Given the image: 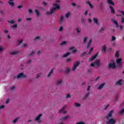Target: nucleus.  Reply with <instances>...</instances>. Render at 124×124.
Returning <instances> with one entry per match:
<instances>
[{
	"label": "nucleus",
	"instance_id": "f257e3e1",
	"mask_svg": "<svg viewBox=\"0 0 124 124\" xmlns=\"http://www.w3.org/2000/svg\"><path fill=\"white\" fill-rule=\"evenodd\" d=\"M53 6L54 7L53 9L50 10L49 12L46 11V15H51V14H52L53 12H55V11H56V9H60L61 8V7L59 5H58V3L53 4Z\"/></svg>",
	"mask_w": 124,
	"mask_h": 124
},
{
	"label": "nucleus",
	"instance_id": "f03ea898",
	"mask_svg": "<svg viewBox=\"0 0 124 124\" xmlns=\"http://www.w3.org/2000/svg\"><path fill=\"white\" fill-rule=\"evenodd\" d=\"M79 64H80V62L79 61L76 62L74 64L73 67L71 69L72 71H75V70L76 69V67L77 66H79Z\"/></svg>",
	"mask_w": 124,
	"mask_h": 124
},
{
	"label": "nucleus",
	"instance_id": "7ed1b4c3",
	"mask_svg": "<svg viewBox=\"0 0 124 124\" xmlns=\"http://www.w3.org/2000/svg\"><path fill=\"white\" fill-rule=\"evenodd\" d=\"M94 65L99 66V65H100V61H99V60L96 61L94 63H92L91 64V66H92V67H93Z\"/></svg>",
	"mask_w": 124,
	"mask_h": 124
},
{
	"label": "nucleus",
	"instance_id": "20e7f679",
	"mask_svg": "<svg viewBox=\"0 0 124 124\" xmlns=\"http://www.w3.org/2000/svg\"><path fill=\"white\" fill-rule=\"evenodd\" d=\"M107 124H116V120L111 118L110 119H109L108 121L106 122Z\"/></svg>",
	"mask_w": 124,
	"mask_h": 124
},
{
	"label": "nucleus",
	"instance_id": "39448f33",
	"mask_svg": "<svg viewBox=\"0 0 124 124\" xmlns=\"http://www.w3.org/2000/svg\"><path fill=\"white\" fill-rule=\"evenodd\" d=\"M108 68L114 69V68H116V64L114 62L109 63L108 65Z\"/></svg>",
	"mask_w": 124,
	"mask_h": 124
},
{
	"label": "nucleus",
	"instance_id": "423d86ee",
	"mask_svg": "<svg viewBox=\"0 0 124 124\" xmlns=\"http://www.w3.org/2000/svg\"><path fill=\"white\" fill-rule=\"evenodd\" d=\"M122 58L116 59V63H117V65L119 67H122Z\"/></svg>",
	"mask_w": 124,
	"mask_h": 124
},
{
	"label": "nucleus",
	"instance_id": "0eeeda50",
	"mask_svg": "<svg viewBox=\"0 0 124 124\" xmlns=\"http://www.w3.org/2000/svg\"><path fill=\"white\" fill-rule=\"evenodd\" d=\"M26 77H27V76L24 75V73H20L17 76V79H20V78H26Z\"/></svg>",
	"mask_w": 124,
	"mask_h": 124
},
{
	"label": "nucleus",
	"instance_id": "6e6552de",
	"mask_svg": "<svg viewBox=\"0 0 124 124\" xmlns=\"http://www.w3.org/2000/svg\"><path fill=\"white\" fill-rule=\"evenodd\" d=\"M113 112H114L113 110H110L108 112V114L105 117V118H106V119H107V120H108L109 118H111V117H112Z\"/></svg>",
	"mask_w": 124,
	"mask_h": 124
},
{
	"label": "nucleus",
	"instance_id": "1a4fd4ad",
	"mask_svg": "<svg viewBox=\"0 0 124 124\" xmlns=\"http://www.w3.org/2000/svg\"><path fill=\"white\" fill-rule=\"evenodd\" d=\"M68 118H70V116L69 115L66 116L65 117L60 118V121L61 122H64V121H66V120H67Z\"/></svg>",
	"mask_w": 124,
	"mask_h": 124
},
{
	"label": "nucleus",
	"instance_id": "9d476101",
	"mask_svg": "<svg viewBox=\"0 0 124 124\" xmlns=\"http://www.w3.org/2000/svg\"><path fill=\"white\" fill-rule=\"evenodd\" d=\"M98 56V53H97L95 55H93L89 59V62H92V61H93L95 59H96V57Z\"/></svg>",
	"mask_w": 124,
	"mask_h": 124
},
{
	"label": "nucleus",
	"instance_id": "9b49d317",
	"mask_svg": "<svg viewBox=\"0 0 124 124\" xmlns=\"http://www.w3.org/2000/svg\"><path fill=\"white\" fill-rule=\"evenodd\" d=\"M107 2L109 5H115V3L112 0H107Z\"/></svg>",
	"mask_w": 124,
	"mask_h": 124
},
{
	"label": "nucleus",
	"instance_id": "f8f14e48",
	"mask_svg": "<svg viewBox=\"0 0 124 124\" xmlns=\"http://www.w3.org/2000/svg\"><path fill=\"white\" fill-rule=\"evenodd\" d=\"M122 82H123V79H119L118 81H116V85H119V86H122Z\"/></svg>",
	"mask_w": 124,
	"mask_h": 124
},
{
	"label": "nucleus",
	"instance_id": "ddd939ff",
	"mask_svg": "<svg viewBox=\"0 0 124 124\" xmlns=\"http://www.w3.org/2000/svg\"><path fill=\"white\" fill-rule=\"evenodd\" d=\"M62 79H59L57 82H56V84L57 86H61V85H62Z\"/></svg>",
	"mask_w": 124,
	"mask_h": 124
},
{
	"label": "nucleus",
	"instance_id": "4468645a",
	"mask_svg": "<svg viewBox=\"0 0 124 124\" xmlns=\"http://www.w3.org/2000/svg\"><path fill=\"white\" fill-rule=\"evenodd\" d=\"M109 8L112 14H115V10L114 9V7H113L111 6H109Z\"/></svg>",
	"mask_w": 124,
	"mask_h": 124
},
{
	"label": "nucleus",
	"instance_id": "2eb2a0df",
	"mask_svg": "<svg viewBox=\"0 0 124 124\" xmlns=\"http://www.w3.org/2000/svg\"><path fill=\"white\" fill-rule=\"evenodd\" d=\"M42 117V114H40V115H39L38 116H37V117H36L35 118V121H39V120H40V118Z\"/></svg>",
	"mask_w": 124,
	"mask_h": 124
},
{
	"label": "nucleus",
	"instance_id": "dca6fc26",
	"mask_svg": "<svg viewBox=\"0 0 124 124\" xmlns=\"http://www.w3.org/2000/svg\"><path fill=\"white\" fill-rule=\"evenodd\" d=\"M111 21L112 22H113V23H114V24H115V25H116V28H118V27H119V24H118V21L114 20V19H111Z\"/></svg>",
	"mask_w": 124,
	"mask_h": 124
},
{
	"label": "nucleus",
	"instance_id": "f3484780",
	"mask_svg": "<svg viewBox=\"0 0 124 124\" xmlns=\"http://www.w3.org/2000/svg\"><path fill=\"white\" fill-rule=\"evenodd\" d=\"M101 51L103 52V53L106 52V46L105 45L102 46Z\"/></svg>",
	"mask_w": 124,
	"mask_h": 124
},
{
	"label": "nucleus",
	"instance_id": "a211bd4d",
	"mask_svg": "<svg viewBox=\"0 0 124 124\" xmlns=\"http://www.w3.org/2000/svg\"><path fill=\"white\" fill-rule=\"evenodd\" d=\"M92 41H93V39H91L87 44V48H90V46H91V44H92Z\"/></svg>",
	"mask_w": 124,
	"mask_h": 124
},
{
	"label": "nucleus",
	"instance_id": "6ab92c4d",
	"mask_svg": "<svg viewBox=\"0 0 124 124\" xmlns=\"http://www.w3.org/2000/svg\"><path fill=\"white\" fill-rule=\"evenodd\" d=\"M104 85H105V83H102L101 85H100L98 87V90H101V89L103 88V87H104Z\"/></svg>",
	"mask_w": 124,
	"mask_h": 124
},
{
	"label": "nucleus",
	"instance_id": "aec40b11",
	"mask_svg": "<svg viewBox=\"0 0 124 124\" xmlns=\"http://www.w3.org/2000/svg\"><path fill=\"white\" fill-rule=\"evenodd\" d=\"M9 4L11 6H14V2H12L13 1V0H9Z\"/></svg>",
	"mask_w": 124,
	"mask_h": 124
},
{
	"label": "nucleus",
	"instance_id": "412c9836",
	"mask_svg": "<svg viewBox=\"0 0 124 124\" xmlns=\"http://www.w3.org/2000/svg\"><path fill=\"white\" fill-rule=\"evenodd\" d=\"M65 110V106H64L61 109H60L59 111V113H61L62 111Z\"/></svg>",
	"mask_w": 124,
	"mask_h": 124
},
{
	"label": "nucleus",
	"instance_id": "4be33fe9",
	"mask_svg": "<svg viewBox=\"0 0 124 124\" xmlns=\"http://www.w3.org/2000/svg\"><path fill=\"white\" fill-rule=\"evenodd\" d=\"M63 22V16H61L60 18V24L62 25V23Z\"/></svg>",
	"mask_w": 124,
	"mask_h": 124
},
{
	"label": "nucleus",
	"instance_id": "5701e85b",
	"mask_svg": "<svg viewBox=\"0 0 124 124\" xmlns=\"http://www.w3.org/2000/svg\"><path fill=\"white\" fill-rule=\"evenodd\" d=\"M86 3H87V4H89V5L90 8H93V5H92V4H91V2H90V1H86Z\"/></svg>",
	"mask_w": 124,
	"mask_h": 124
},
{
	"label": "nucleus",
	"instance_id": "b1692460",
	"mask_svg": "<svg viewBox=\"0 0 124 124\" xmlns=\"http://www.w3.org/2000/svg\"><path fill=\"white\" fill-rule=\"evenodd\" d=\"M69 55H70V53L67 52L63 55V58H66V57L69 56Z\"/></svg>",
	"mask_w": 124,
	"mask_h": 124
},
{
	"label": "nucleus",
	"instance_id": "393cba45",
	"mask_svg": "<svg viewBox=\"0 0 124 124\" xmlns=\"http://www.w3.org/2000/svg\"><path fill=\"white\" fill-rule=\"evenodd\" d=\"M93 22L95 23L97 25H98V19L97 18H93Z\"/></svg>",
	"mask_w": 124,
	"mask_h": 124
},
{
	"label": "nucleus",
	"instance_id": "a878e982",
	"mask_svg": "<svg viewBox=\"0 0 124 124\" xmlns=\"http://www.w3.org/2000/svg\"><path fill=\"white\" fill-rule=\"evenodd\" d=\"M18 52L17 51H13L12 52H11V55H16V54H18Z\"/></svg>",
	"mask_w": 124,
	"mask_h": 124
},
{
	"label": "nucleus",
	"instance_id": "bb28decb",
	"mask_svg": "<svg viewBox=\"0 0 124 124\" xmlns=\"http://www.w3.org/2000/svg\"><path fill=\"white\" fill-rule=\"evenodd\" d=\"M120 55V52L119 51H117L115 54V57L117 58H119Z\"/></svg>",
	"mask_w": 124,
	"mask_h": 124
},
{
	"label": "nucleus",
	"instance_id": "cd10ccee",
	"mask_svg": "<svg viewBox=\"0 0 124 124\" xmlns=\"http://www.w3.org/2000/svg\"><path fill=\"white\" fill-rule=\"evenodd\" d=\"M53 71H54V69H53L51 70V71L49 72V73L47 75V77H50V76H51V74H52V73H53Z\"/></svg>",
	"mask_w": 124,
	"mask_h": 124
},
{
	"label": "nucleus",
	"instance_id": "c85d7f7f",
	"mask_svg": "<svg viewBox=\"0 0 124 124\" xmlns=\"http://www.w3.org/2000/svg\"><path fill=\"white\" fill-rule=\"evenodd\" d=\"M119 114H120V115H124V108H122L121 109V110H120V111L119 112Z\"/></svg>",
	"mask_w": 124,
	"mask_h": 124
},
{
	"label": "nucleus",
	"instance_id": "c756f323",
	"mask_svg": "<svg viewBox=\"0 0 124 124\" xmlns=\"http://www.w3.org/2000/svg\"><path fill=\"white\" fill-rule=\"evenodd\" d=\"M103 3H100V8L101 10H103Z\"/></svg>",
	"mask_w": 124,
	"mask_h": 124
},
{
	"label": "nucleus",
	"instance_id": "7c9ffc66",
	"mask_svg": "<svg viewBox=\"0 0 124 124\" xmlns=\"http://www.w3.org/2000/svg\"><path fill=\"white\" fill-rule=\"evenodd\" d=\"M75 107H80V106H81V104H78V103H75Z\"/></svg>",
	"mask_w": 124,
	"mask_h": 124
},
{
	"label": "nucleus",
	"instance_id": "2f4dec72",
	"mask_svg": "<svg viewBox=\"0 0 124 124\" xmlns=\"http://www.w3.org/2000/svg\"><path fill=\"white\" fill-rule=\"evenodd\" d=\"M70 15V13H67L66 14V15H65V18H68V17H69Z\"/></svg>",
	"mask_w": 124,
	"mask_h": 124
},
{
	"label": "nucleus",
	"instance_id": "473e14b6",
	"mask_svg": "<svg viewBox=\"0 0 124 124\" xmlns=\"http://www.w3.org/2000/svg\"><path fill=\"white\" fill-rule=\"evenodd\" d=\"M18 120H19V118H16L14 120V121H13V123L14 124H15V123H16L17 121H18Z\"/></svg>",
	"mask_w": 124,
	"mask_h": 124
},
{
	"label": "nucleus",
	"instance_id": "72a5a7b5",
	"mask_svg": "<svg viewBox=\"0 0 124 124\" xmlns=\"http://www.w3.org/2000/svg\"><path fill=\"white\" fill-rule=\"evenodd\" d=\"M35 14H36L37 16H39V12L37 11V10H35Z\"/></svg>",
	"mask_w": 124,
	"mask_h": 124
},
{
	"label": "nucleus",
	"instance_id": "f704fd0d",
	"mask_svg": "<svg viewBox=\"0 0 124 124\" xmlns=\"http://www.w3.org/2000/svg\"><path fill=\"white\" fill-rule=\"evenodd\" d=\"M87 40H88V37H85L83 39V43H85V42H87Z\"/></svg>",
	"mask_w": 124,
	"mask_h": 124
},
{
	"label": "nucleus",
	"instance_id": "c9c22d12",
	"mask_svg": "<svg viewBox=\"0 0 124 124\" xmlns=\"http://www.w3.org/2000/svg\"><path fill=\"white\" fill-rule=\"evenodd\" d=\"M89 95H90V92L87 93L85 95L84 98H87Z\"/></svg>",
	"mask_w": 124,
	"mask_h": 124
},
{
	"label": "nucleus",
	"instance_id": "e433bc0d",
	"mask_svg": "<svg viewBox=\"0 0 124 124\" xmlns=\"http://www.w3.org/2000/svg\"><path fill=\"white\" fill-rule=\"evenodd\" d=\"M93 47H92V48L90 49V51H89V55H91V53H92V52H93Z\"/></svg>",
	"mask_w": 124,
	"mask_h": 124
},
{
	"label": "nucleus",
	"instance_id": "4c0bfd02",
	"mask_svg": "<svg viewBox=\"0 0 124 124\" xmlns=\"http://www.w3.org/2000/svg\"><path fill=\"white\" fill-rule=\"evenodd\" d=\"M66 42L65 41H63L62 43L60 44V46H62V45H64Z\"/></svg>",
	"mask_w": 124,
	"mask_h": 124
},
{
	"label": "nucleus",
	"instance_id": "58836bf2",
	"mask_svg": "<svg viewBox=\"0 0 124 124\" xmlns=\"http://www.w3.org/2000/svg\"><path fill=\"white\" fill-rule=\"evenodd\" d=\"M17 24H15L11 26V28H12L13 29H15V28H17Z\"/></svg>",
	"mask_w": 124,
	"mask_h": 124
},
{
	"label": "nucleus",
	"instance_id": "ea45409f",
	"mask_svg": "<svg viewBox=\"0 0 124 124\" xmlns=\"http://www.w3.org/2000/svg\"><path fill=\"white\" fill-rule=\"evenodd\" d=\"M23 42V40H19L18 41V44H21Z\"/></svg>",
	"mask_w": 124,
	"mask_h": 124
},
{
	"label": "nucleus",
	"instance_id": "a19ab883",
	"mask_svg": "<svg viewBox=\"0 0 124 124\" xmlns=\"http://www.w3.org/2000/svg\"><path fill=\"white\" fill-rule=\"evenodd\" d=\"M104 31V29L103 28V27H101V29L99 30V32H101V31Z\"/></svg>",
	"mask_w": 124,
	"mask_h": 124
},
{
	"label": "nucleus",
	"instance_id": "79ce46f5",
	"mask_svg": "<svg viewBox=\"0 0 124 124\" xmlns=\"http://www.w3.org/2000/svg\"><path fill=\"white\" fill-rule=\"evenodd\" d=\"M63 30V27H62V26H61V27L60 28L59 31H62Z\"/></svg>",
	"mask_w": 124,
	"mask_h": 124
},
{
	"label": "nucleus",
	"instance_id": "37998d69",
	"mask_svg": "<svg viewBox=\"0 0 124 124\" xmlns=\"http://www.w3.org/2000/svg\"><path fill=\"white\" fill-rule=\"evenodd\" d=\"M77 31L78 33H79L81 31V29L78 28L77 29Z\"/></svg>",
	"mask_w": 124,
	"mask_h": 124
},
{
	"label": "nucleus",
	"instance_id": "c03bdc74",
	"mask_svg": "<svg viewBox=\"0 0 124 124\" xmlns=\"http://www.w3.org/2000/svg\"><path fill=\"white\" fill-rule=\"evenodd\" d=\"M111 40H112V41H115V40H116V37L112 36Z\"/></svg>",
	"mask_w": 124,
	"mask_h": 124
},
{
	"label": "nucleus",
	"instance_id": "a18cd8bd",
	"mask_svg": "<svg viewBox=\"0 0 124 124\" xmlns=\"http://www.w3.org/2000/svg\"><path fill=\"white\" fill-rule=\"evenodd\" d=\"M28 11H29V14H31L32 13V10H31V9H29Z\"/></svg>",
	"mask_w": 124,
	"mask_h": 124
},
{
	"label": "nucleus",
	"instance_id": "49530a36",
	"mask_svg": "<svg viewBox=\"0 0 124 124\" xmlns=\"http://www.w3.org/2000/svg\"><path fill=\"white\" fill-rule=\"evenodd\" d=\"M9 23H10V24H14V20H10L9 21Z\"/></svg>",
	"mask_w": 124,
	"mask_h": 124
},
{
	"label": "nucleus",
	"instance_id": "de8ad7c7",
	"mask_svg": "<svg viewBox=\"0 0 124 124\" xmlns=\"http://www.w3.org/2000/svg\"><path fill=\"white\" fill-rule=\"evenodd\" d=\"M40 38V37L37 36L34 38V40H37V39H39Z\"/></svg>",
	"mask_w": 124,
	"mask_h": 124
},
{
	"label": "nucleus",
	"instance_id": "09e8293b",
	"mask_svg": "<svg viewBox=\"0 0 124 124\" xmlns=\"http://www.w3.org/2000/svg\"><path fill=\"white\" fill-rule=\"evenodd\" d=\"M109 107V105H108L107 106H106L105 107V108H104V110H107V108H108Z\"/></svg>",
	"mask_w": 124,
	"mask_h": 124
},
{
	"label": "nucleus",
	"instance_id": "8fccbe9b",
	"mask_svg": "<svg viewBox=\"0 0 124 124\" xmlns=\"http://www.w3.org/2000/svg\"><path fill=\"white\" fill-rule=\"evenodd\" d=\"M34 54V52L31 51L30 54H29V56H31V55H33Z\"/></svg>",
	"mask_w": 124,
	"mask_h": 124
},
{
	"label": "nucleus",
	"instance_id": "3c124183",
	"mask_svg": "<svg viewBox=\"0 0 124 124\" xmlns=\"http://www.w3.org/2000/svg\"><path fill=\"white\" fill-rule=\"evenodd\" d=\"M22 7H23V6L22 5H19V6H17V8L18 9H20L22 8Z\"/></svg>",
	"mask_w": 124,
	"mask_h": 124
},
{
	"label": "nucleus",
	"instance_id": "603ef678",
	"mask_svg": "<svg viewBox=\"0 0 124 124\" xmlns=\"http://www.w3.org/2000/svg\"><path fill=\"white\" fill-rule=\"evenodd\" d=\"M41 74H39L37 75V77H36V78L37 79V78H39V77H40Z\"/></svg>",
	"mask_w": 124,
	"mask_h": 124
},
{
	"label": "nucleus",
	"instance_id": "864d4df0",
	"mask_svg": "<svg viewBox=\"0 0 124 124\" xmlns=\"http://www.w3.org/2000/svg\"><path fill=\"white\" fill-rule=\"evenodd\" d=\"M6 104H8V103H9V99H7L6 101Z\"/></svg>",
	"mask_w": 124,
	"mask_h": 124
},
{
	"label": "nucleus",
	"instance_id": "5fc2aeb1",
	"mask_svg": "<svg viewBox=\"0 0 124 124\" xmlns=\"http://www.w3.org/2000/svg\"><path fill=\"white\" fill-rule=\"evenodd\" d=\"M11 90H15V86H13L12 87L10 88Z\"/></svg>",
	"mask_w": 124,
	"mask_h": 124
},
{
	"label": "nucleus",
	"instance_id": "6e6d98bb",
	"mask_svg": "<svg viewBox=\"0 0 124 124\" xmlns=\"http://www.w3.org/2000/svg\"><path fill=\"white\" fill-rule=\"evenodd\" d=\"M4 32L5 33H7V32H8V31H7L6 29H5V30H4Z\"/></svg>",
	"mask_w": 124,
	"mask_h": 124
},
{
	"label": "nucleus",
	"instance_id": "4d7b16f0",
	"mask_svg": "<svg viewBox=\"0 0 124 124\" xmlns=\"http://www.w3.org/2000/svg\"><path fill=\"white\" fill-rule=\"evenodd\" d=\"M120 30H123L124 29V26L120 25Z\"/></svg>",
	"mask_w": 124,
	"mask_h": 124
},
{
	"label": "nucleus",
	"instance_id": "13d9d810",
	"mask_svg": "<svg viewBox=\"0 0 124 124\" xmlns=\"http://www.w3.org/2000/svg\"><path fill=\"white\" fill-rule=\"evenodd\" d=\"M70 97V95L69 94H67L66 96V98H69Z\"/></svg>",
	"mask_w": 124,
	"mask_h": 124
},
{
	"label": "nucleus",
	"instance_id": "bf43d9fd",
	"mask_svg": "<svg viewBox=\"0 0 124 124\" xmlns=\"http://www.w3.org/2000/svg\"><path fill=\"white\" fill-rule=\"evenodd\" d=\"M121 23H124V18L122 17V20H121Z\"/></svg>",
	"mask_w": 124,
	"mask_h": 124
},
{
	"label": "nucleus",
	"instance_id": "052dcab7",
	"mask_svg": "<svg viewBox=\"0 0 124 124\" xmlns=\"http://www.w3.org/2000/svg\"><path fill=\"white\" fill-rule=\"evenodd\" d=\"M2 50H3V48L0 46V52H1V51H2Z\"/></svg>",
	"mask_w": 124,
	"mask_h": 124
},
{
	"label": "nucleus",
	"instance_id": "680f3d73",
	"mask_svg": "<svg viewBox=\"0 0 124 124\" xmlns=\"http://www.w3.org/2000/svg\"><path fill=\"white\" fill-rule=\"evenodd\" d=\"M2 108H4V106L2 105V106H0V109H2Z\"/></svg>",
	"mask_w": 124,
	"mask_h": 124
},
{
	"label": "nucleus",
	"instance_id": "e2e57ef3",
	"mask_svg": "<svg viewBox=\"0 0 124 124\" xmlns=\"http://www.w3.org/2000/svg\"><path fill=\"white\" fill-rule=\"evenodd\" d=\"M59 2H61V0H57L56 1V3H59Z\"/></svg>",
	"mask_w": 124,
	"mask_h": 124
},
{
	"label": "nucleus",
	"instance_id": "0e129e2a",
	"mask_svg": "<svg viewBox=\"0 0 124 124\" xmlns=\"http://www.w3.org/2000/svg\"><path fill=\"white\" fill-rule=\"evenodd\" d=\"M31 60H28V61L27 62V63H31Z\"/></svg>",
	"mask_w": 124,
	"mask_h": 124
},
{
	"label": "nucleus",
	"instance_id": "69168bd1",
	"mask_svg": "<svg viewBox=\"0 0 124 124\" xmlns=\"http://www.w3.org/2000/svg\"><path fill=\"white\" fill-rule=\"evenodd\" d=\"M72 6H76V4H75V3H72Z\"/></svg>",
	"mask_w": 124,
	"mask_h": 124
},
{
	"label": "nucleus",
	"instance_id": "338daca9",
	"mask_svg": "<svg viewBox=\"0 0 124 124\" xmlns=\"http://www.w3.org/2000/svg\"><path fill=\"white\" fill-rule=\"evenodd\" d=\"M66 71H67V73H68V72H69V71H70V69H69V68H67L66 70Z\"/></svg>",
	"mask_w": 124,
	"mask_h": 124
},
{
	"label": "nucleus",
	"instance_id": "774afa93",
	"mask_svg": "<svg viewBox=\"0 0 124 124\" xmlns=\"http://www.w3.org/2000/svg\"><path fill=\"white\" fill-rule=\"evenodd\" d=\"M76 52H77V50H76V49L73 50V53H76Z\"/></svg>",
	"mask_w": 124,
	"mask_h": 124
}]
</instances>
